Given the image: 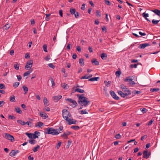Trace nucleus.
I'll use <instances>...</instances> for the list:
<instances>
[{
  "label": "nucleus",
  "mask_w": 160,
  "mask_h": 160,
  "mask_svg": "<svg viewBox=\"0 0 160 160\" xmlns=\"http://www.w3.org/2000/svg\"><path fill=\"white\" fill-rule=\"evenodd\" d=\"M77 96L78 98V103L81 106L86 107L90 104V101L88 100V98L84 97L83 94H78Z\"/></svg>",
  "instance_id": "nucleus-1"
},
{
  "label": "nucleus",
  "mask_w": 160,
  "mask_h": 160,
  "mask_svg": "<svg viewBox=\"0 0 160 160\" xmlns=\"http://www.w3.org/2000/svg\"><path fill=\"white\" fill-rule=\"evenodd\" d=\"M118 94L122 97L123 98H128L129 96L132 93L131 91L128 88L122 91H118Z\"/></svg>",
  "instance_id": "nucleus-2"
},
{
  "label": "nucleus",
  "mask_w": 160,
  "mask_h": 160,
  "mask_svg": "<svg viewBox=\"0 0 160 160\" xmlns=\"http://www.w3.org/2000/svg\"><path fill=\"white\" fill-rule=\"evenodd\" d=\"M62 114L63 118L66 121L68 120V118H71L72 116L70 113L66 109L62 110Z\"/></svg>",
  "instance_id": "nucleus-3"
},
{
  "label": "nucleus",
  "mask_w": 160,
  "mask_h": 160,
  "mask_svg": "<svg viewBox=\"0 0 160 160\" xmlns=\"http://www.w3.org/2000/svg\"><path fill=\"white\" fill-rule=\"evenodd\" d=\"M46 130L47 132L45 133L47 134H52L53 135H57L59 133L57 130L54 129L52 128H47L46 129Z\"/></svg>",
  "instance_id": "nucleus-4"
},
{
  "label": "nucleus",
  "mask_w": 160,
  "mask_h": 160,
  "mask_svg": "<svg viewBox=\"0 0 160 160\" xmlns=\"http://www.w3.org/2000/svg\"><path fill=\"white\" fill-rule=\"evenodd\" d=\"M133 77V76H130L129 77H127L125 79H124V81L125 82H129V84L131 86L132 85L135 84L134 82L133 81V79L132 78Z\"/></svg>",
  "instance_id": "nucleus-5"
},
{
  "label": "nucleus",
  "mask_w": 160,
  "mask_h": 160,
  "mask_svg": "<svg viewBox=\"0 0 160 160\" xmlns=\"http://www.w3.org/2000/svg\"><path fill=\"white\" fill-rule=\"evenodd\" d=\"M65 100L66 101H68L72 103V105H71V106H72L73 108H75L77 106L78 104L75 100L70 98L66 99Z\"/></svg>",
  "instance_id": "nucleus-6"
},
{
  "label": "nucleus",
  "mask_w": 160,
  "mask_h": 160,
  "mask_svg": "<svg viewBox=\"0 0 160 160\" xmlns=\"http://www.w3.org/2000/svg\"><path fill=\"white\" fill-rule=\"evenodd\" d=\"M4 138L10 140L12 142H13L14 141L13 137L7 133H5Z\"/></svg>",
  "instance_id": "nucleus-7"
},
{
  "label": "nucleus",
  "mask_w": 160,
  "mask_h": 160,
  "mask_svg": "<svg viewBox=\"0 0 160 160\" xmlns=\"http://www.w3.org/2000/svg\"><path fill=\"white\" fill-rule=\"evenodd\" d=\"M33 62V61L32 60H30V61L27 62L25 66L26 69L28 70V68H31L32 66Z\"/></svg>",
  "instance_id": "nucleus-8"
},
{
  "label": "nucleus",
  "mask_w": 160,
  "mask_h": 160,
  "mask_svg": "<svg viewBox=\"0 0 160 160\" xmlns=\"http://www.w3.org/2000/svg\"><path fill=\"white\" fill-rule=\"evenodd\" d=\"M143 158L146 159H148L151 154L150 152H148L147 150H144L143 152Z\"/></svg>",
  "instance_id": "nucleus-9"
},
{
  "label": "nucleus",
  "mask_w": 160,
  "mask_h": 160,
  "mask_svg": "<svg viewBox=\"0 0 160 160\" xmlns=\"http://www.w3.org/2000/svg\"><path fill=\"white\" fill-rule=\"evenodd\" d=\"M110 95L112 96V97L114 99L116 100H119V98L116 95V94H115V92L114 91L111 90L110 91Z\"/></svg>",
  "instance_id": "nucleus-10"
},
{
  "label": "nucleus",
  "mask_w": 160,
  "mask_h": 160,
  "mask_svg": "<svg viewBox=\"0 0 160 160\" xmlns=\"http://www.w3.org/2000/svg\"><path fill=\"white\" fill-rule=\"evenodd\" d=\"M71 118H69L68 119V120H67L66 121L68 122V123L69 125H71L73 124H75L76 122V121L75 120H74L73 119H71Z\"/></svg>",
  "instance_id": "nucleus-11"
},
{
  "label": "nucleus",
  "mask_w": 160,
  "mask_h": 160,
  "mask_svg": "<svg viewBox=\"0 0 160 160\" xmlns=\"http://www.w3.org/2000/svg\"><path fill=\"white\" fill-rule=\"evenodd\" d=\"M149 46V44L147 43H144L140 44L138 46V48L140 49L144 48L146 47Z\"/></svg>",
  "instance_id": "nucleus-12"
},
{
  "label": "nucleus",
  "mask_w": 160,
  "mask_h": 160,
  "mask_svg": "<svg viewBox=\"0 0 160 160\" xmlns=\"http://www.w3.org/2000/svg\"><path fill=\"white\" fill-rule=\"evenodd\" d=\"M62 96L59 95L57 96H54L53 97V98L55 102H57L61 98Z\"/></svg>",
  "instance_id": "nucleus-13"
},
{
  "label": "nucleus",
  "mask_w": 160,
  "mask_h": 160,
  "mask_svg": "<svg viewBox=\"0 0 160 160\" xmlns=\"http://www.w3.org/2000/svg\"><path fill=\"white\" fill-rule=\"evenodd\" d=\"M40 115L44 119H46L48 117V115L46 113L42 112H40Z\"/></svg>",
  "instance_id": "nucleus-14"
},
{
  "label": "nucleus",
  "mask_w": 160,
  "mask_h": 160,
  "mask_svg": "<svg viewBox=\"0 0 160 160\" xmlns=\"http://www.w3.org/2000/svg\"><path fill=\"white\" fill-rule=\"evenodd\" d=\"M91 62L93 65H99V62L96 59H93L91 60Z\"/></svg>",
  "instance_id": "nucleus-15"
},
{
  "label": "nucleus",
  "mask_w": 160,
  "mask_h": 160,
  "mask_svg": "<svg viewBox=\"0 0 160 160\" xmlns=\"http://www.w3.org/2000/svg\"><path fill=\"white\" fill-rule=\"evenodd\" d=\"M107 57V54L105 53H102L101 55V58L103 60H105L106 59Z\"/></svg>",
  "instance_id": "nucleus-16"
},
{
  "label": "nucleus",
  "mask_w": 160,
  "mask_h": 160,
  "mask_svg": "<svg viewBox=\"0 0 160 160\" xmlns=\"http://www.w3.org/2000/svg\"><path fill=\"white\" fill-rule=\"evenodd\" d=\"M40 134V132H39L35 131V132H34V133L32 134V136H33V138L34 139H35L36 138H38V136L37 135V134L38 135V134Z\"/></svg>",
  "instance_id": "nucleus-17"
},
{
  "label": "nucleus",
  "mask_w": 160,
  "mask_h": 160,
  "mask_svg": "<svg viewBox=\"0 0 160 160\" xmlns=\"http://www.w3.org/2000/svg\"><path fill=\"white\" fill-rule=\"evenodd\" d=\"M99 79V77H96L90 78L88 80L90 81H98Z\"/></svg>",
  "instance_id": "nucleus-18"
},
{
  "label": "nucleus",
  "mask_w": 160,
  "mask_h": 160,
  "mask_svg": "<svg viewBox=\"0 0 160 160\" xmlns=\"http://www.w3.org/2000/svg\"><path fill=\"white\" fill-rule=\"evenodd\" d=\"M152 11L154 12L156 15L160 16V10L157 9H155L154 10H152Z\"/></svg>",
  "instance_id": "nucleus-19"
},
{
  "label": "nucleus",
  "mask_w": 160,
  "mask_h": 160,
  "mask_svg": "<svg viewBox=\"0 0 160 160\" xmlns=\"http://www.w3.org/2000/svg\"><path fill=\"white\" fill-rule=\"evenodd\" d=\"M75 91L77 92L81 93H84L85 92V91L84 90L78 88H77L75 89Z\"/></svg>",
  "instance_id": "nucleus-20"
},
{
  "label": "nucleus",
  "mask_w": 160,
  "mask_h": 160,
  "mask_svg": "<svg viewBox=\"0 0 160 160\" xmlns=\"http://www.w3.org/2000/svg\"><path fill=\"white\" fill-rule=\"evenodd\" d=\"M15 111L18 113L21 114L22 111H21L20 108L16 107L15 109Z\"/></svg>",
  "instance_id": "nucleus-21"
},
{
  "label": "nucleus",
  "mask_w": 160,
  "mask_h": 160,
  "mask_svg": "<svg viewBox=\"0 0 160 160\" xmlns=\"http://www.w3.org/2000/svg\"><path fill=\"white\" fill-rule=\"evenodd\" d=\"M22 87L23 89V91L24 92V94H25L27 93L28 91V88L25 85L23 86Z\"/></svg>",
  "instance_id": "nucleus-22"
},
{
  "label": "nucleus",
  "mask_w": 160,
  "mask_h": 160,
  "mask_svg": "<svg viewBox=\"0 0 160 160\" xmlns=\"http://www.w3.org/2000/svg\"><path fill=\"white\" fill-rule=\"evenodd\" d=\"M32 69H31L30 71H28L25 72L23 74L24 76L25 77L28 75L30 74V73H31V72L32 71Z\"/></svg>",
  "instance_id": "nucleus-23"
},
{
  "label": "nucleus",
  "mask_w": 160,
  "mask_h": 160,
  "mask_svg": "<svg viewBox=\"0 0 160 160\" xmlns=\"http://www.w3.org/2000/svg\"><path fill=\"white\" fill-rule=\"evenodd\" d=\"M79 63L81 66H83L84 64L83 59L82 58L80 59L79 60Z\"/></svg>",
  "instance_id": "nucleus-24"
},
{
  "label": "nucleus",
  "mask_w": 160,
  "mask_h": 160,
  "mask_svg": "<svg viewBox=\"0 0 160 160\" xmlns=\"http://www.w3.org/2000/svg\"><path fill=\"white\" fill-rule=\"evenodd\" d=\"M62 87L65 89H67L69 88V86L65 83H63L61 85Z\"/></svg>",
  "instance_id": "nucleus-25"
},
{
  "label": "nucleus",
  "mask_w": 160,
  "mask_h": 160,
  "mask_svg": "<svg viewBox=\"0 0 160 160\" xmlns=\"http://www.w3.org/2000/svg\"><path fill=\"white\" fill-rule=\"evenodd\" d=\"M43 103L44 104V105L45 106H48L49 105V104H48V102L47 99L45 97L44 98L43 100Z\"/></svg>",
  "instance_id": "nucleus-26"
},
{
  "label": "nucleus",
  "mask_w": 160,
  "mask_h": 160,
  "mask_svg": "<svg viewBox=\"0 0 160 160\" xmlns=\"http://www.w3.org/2000/svg\"><path fill=\"white\" fill-rule=\"evenodd\" d=\"M10 26L11 24H7L4 26L3 29L7 30L10 28Z\"/></svg>",
  "instance_id": "nucleus-27"
},
{
  "label": "nucleus",
  "mask_w": 160,
  "mask_h": 160,
  "mask_svg": "<svg viewBox=\"0 0 160 160\" xmlns=\"http://www.w3.org/2000/svg\"><path fill=\"white\" fill-rule=\"evenodd\" d=\"M16 154L14 150H12L9 153V155L11 157H13L16 155Z\"/></svg>",
  "instance_id": "nucleus-28"
},
{
  "label": "nucleus",
  "mask_w": 160,
  "mask_h": 160,
  "mask_svg": "<svg viewBox=\"0 0 160 160\" xmlns=\"http://www.w3.org/2000/svg\"><path fill=\"white\" fill-rule=\"evenodd\" d=\"M17 122L18 123L23 125H24L26 124V122L24 121L21 120H18L17 121Z\"/></svg>",
  "instance_id": "nucleus-29"
},
{
  "label": "nucleus",
  "mask_w": 160,
  "mask_h": 160,
  "mask_svg": "<svg viewBox=\"0 0 160 160\" xmlns=\"http://www.w3.org/2000/svg\"><path fill=\"white\" fill-rule=\"evenodd\" d=\"M141 93V92L135 90L132 92V93L133 95L132 97L133 96L136 94H140Z\"/></svg>",
  "instance_id": "nucleus-30"
},
{
  "label": "nucleus",
  "mask_w": 160,
  "mask_h": 160,
  "mask_svg": "<svg viewBox=\"0 0 160 160\" xmlns=\"http://www.w3.org/2000/svg\"><path fill=\"white\" fill-rule=\"evenodd\" d=\"M43 124V123H42L41 122H38L37 123V124H36L35 125V126L36 127H41Z\"/></svg>",
  "instance_id": "nucleus-31"
},
{
  "label": "nucleus",
  "mask_w": 160,
  "mask_h": 160,
  "mask_svg": "<svg viewBox=\"0 0 160 160\" xmlns=\"http://www.w3.org/2000/svg\"><path fill=\"white\" fill-rule=\"evenodd\" d=\"M71 128L74 129L75 130H77L79 129L80 128L78 126H75L71 127Z\"/></svg>",
  "instance_id": "nucleus-32"
},
{
  "label": "nucleus",
  "mask_w": 160,
  "mask_h": 160,
  "mask_svg": "<svg viewBox=\"0 0 160 160\" xmlns=\"http://www.w3.org/2000/svg\"><path fill=\"white\" fill-rule=\"evenodd\" d=\"M26 134L29 138H30V139L32 138V134L31 133L27 132V133H26Z\"/></svg>",
  "instance_id": "nucleus-33"
},
{
  "label": "nucleus",
  "mask_w": 160,
  "mask_h": 160,
  "mask_svg": "<svg viewBox=\"0 0 160 160\" xmlns=\"http://www.w3.org/2000/svg\"><path fill=\"white\" fill-rule=\"evenodd\" d=\"M19 84V82H15L13 83V87L15 88L17 87Z\"/></svg>",
  "instance_id": "nucleus-34"
},
{
  "label": "nucleus",
  "mask_w": 160,
  "mask_h": 160,
  "mask_svg": "<svg viewBox=\"0 0 160 160\" xmlns=\"http://www.w3.org/2000/svg\"><path fill=\"white\" fill-rule=\"evenodd\" d=\"M39 148V145H37L36 147L34 148L32 150L34 152H35L37 151L38 149Z\"/></svg>",
  "instance_id": "nucleus-35"
},
{
  "label": "nucleus",
  "mask_w": 160,
  "mask_h": 160,
  "mask_svg": "<svg viewBox=\"0 0 160 160\" xmlns=\"http://www.w3.org/2000/svg\"><path fill=\"white\" fill-rule=\"evenodd\" d=\"M121 74V72L120 71H118L115 72V74L116 76L118 77H119Z\"/></svg>",
  "instance_id": "nucleus-36"
},
{
  "label": "nucleus",
  "mask_w": 160,
  "mask_h": 160,
  "mask_svg": "<svg viewBox=\"0 0 160 160\" xmlns=\"http://www.w3.org/2000/svg\"><path fill=\"white\" fill-rule=\"evenodd\" d=\"M10 101L11 102H15V96L14 95H12L10 96Z\"/></svg>",
  "instance_id": "nucleus-37"
},
{
  "label": "nucleus",
  "mask_w": 160,
  "mask_h": 160,
  "mask_svg": "<svg viewBox=\"0 0 160 160\" xmlns=\"http://www.w3.org/2000/svg\"><path fill=\"white\" fill-rule=\"evenodd\" d=\"M14 67L16 70H18L19 69V65L18 64L16 63L14 64Z\"/></svg>",
  "instance_id": "nucleus-38"
},
{
  "label": "nucleus",
  "mask_w": 160,
  "mask_h": 160,
  "mask_svg": "<svg viewBox=\"0 0 160 160\" xmlns=\"http://www.w3.org/2000/svg\"><path fill=\"white\" fill-rule=\"evenodd\" d=\"M70 13H71V14H74L75 13V12H76L75 9H74V8H73V9H70Z\"/></svg>",
  "instance_id": "nucleus-39"
},
{
  "label": "nucleus",
  "mask_w": 160,
  "mask_h": 160,
  "mask_svg": "<svg viewBox=\"0 0 160 160\" xmlns=\"http://www.w3.org/2000/svg\"><path fill=\"white\" fill-rule=\"evenodd\" d=\"M104 83H105V85L108 87H109L110 84L111 83V82L110 81H108L107 82L106 81H104Z\"/></svg>",
  "instance_id": "nucleus-40"
},
{
  "label": "nucleus",
  "mask_w": 160,
  "mask_h": 160,
  "mask_svg": "<svg viewBox=\"0 0 160 160\" xmlns=\"http://www.w3.org/2000/svg\"><path fill=\"white\" fill-rule=\"evenodd\" d=\"M159 21V20H155L154 19H153L152 20V23L154 25L157 24Z\"/></svg>",
  "instance_id": "nucleus-41"
},
{
  "label": "nucleus",
  "mask_w": 160,
  "mask_h": 160,
  "mask_svg": "<svg viewBox=\"0 0 160 160\" xmlns=\"http://www.w3.org/2000/svg\"><path fill=\"white\" fill-rule=\"evenodd\" d=\"M159 90V89L158 88H151L150 89V91L152 92H157Z\"/></svg>",
  "instance_id": "nucleus-42"
},
{
  "label": "nucleus",
  "mask_w": 160,
  "mask_h": 160,
  "mask_svg": "<svg viewBox=\"0 0 160 160\" xmlns=\"http://www.w3.org/2000/svg\"><path fill=\"white\" fill-rule=\"evenodd\" d=\"M120 87L122 89V91L128 88H126V87L125 85L123 84L121 85Z\"/></svg>",
  "instance_id": "nucleus-43"
},
{
  "label": "nucleus",
  "mask_w": 160,
  "mask_h": 160,
  "mask_svg": "<svg viewBox=\"0 0 160 160\" xmlns=\"http://www.w3.org/2000/svg\"><path fill=\"white\" fill-rule=\"evenodd\" d=\"M61 136L64 139H67L68 138L64 132L61 135Z\"/></svg>",
  "instance_id": "nucleus-44"
},
{
  "label": "nucleus",
  "mask_w": 160,
  "mask_h": 160,
  "mask_svg": "<svg viewBox=\"0 0 160 160\" xmlns=\"http://www.w3.org/2000/svg\"><path fill=\"white\" fill-rule=\"evenodd\" d=\"M0 89H5L6 87L4 84L2 83H0Z\"/></svg>",
  "instance_id": "nucleus-45"
},
{
  "label": "nucleus",
  "mask_w": 160,
  "mask_h": 160,
  "mask_svg": "<svg viewBox=\"0 0 160 160\" xmlns=\"http://www.w3.org/2000/svg\"><path fill=\"white\" fill-rule=\"evenodd\" d=\"M43 50L45 52H48L47 49V46L46 44H44L43 45Z\"/></svg>",
  "instance_id": "nucleus-46"
},
{
  "label": "nucleus",
  "mask_w": 160,
  "mask_h": 160,
  "mask_svg": "<svg viewBox=\"0 0 160 160\" xmlns=\"http://www.w3.org/2000/svg\"><path fill=\"white\" fill-rule=\"evenodd\" d=\"M141 111L143 113H145L147 111V109L144 108H141Z\"/></svg>",
  "instance_id": "nucleus-47"
},
{
  "label": "nucleus",
  "mask_w": 160,
  "mask_h": 160,
  "mask_svg": "<svg viewBox=\"0 0 160 160\" xmlns=\"http://www.w3.org/2000/svg\"><path fill=\"white\" fill-rule=\"evenodd\" d=\"M142 16L145 18H147L149 16V14L148 13H146L145 12H144L142 14Z\"/></svg>",
  "instance_id": "nucleus-48"
},
{
  "label": "nucleus",
  "mask_w": 160,
  "mask_h": 160,
  "mask_svg": "<svg viewBox=\"0 0 160 160\" xmlns=\"http://www.w3.org/2000/svg\"><path fill=\"white\" fill-rule=\"evenodd\" d=\"M26 124L28 125L30 127H32L33 125L32 123L29 121H27L26 122Z\"/></svg>",
  "instance_id": "nucleus-49"
},
{
  "label": "nucleus",
  "mask_w": 160,
  "mask_h": 160,
  "mask_svg": "<svg viewBox=\"0 0 160 160\" xmlns=\"http://www.w3.org/2000/svg\"><path fill=\"white\" fill-rule=\"evenodd\" d=\"M138 64V63L137 64H131L130 66V67L131 68H137V65Z\"/></svg>",
  "instance_id": "nucleus-50"
},
{
  "label": "nucleus",
  "mask_w": 160,
  "mask_h": 160,
  "mask_svg": "<svg viewBox=\"0 0 160 160\" xmlns=\"http://www.w3.org/2000/svg\"><path fill=\"white\" fill-rule=\"evenodd\" d=\"M28 142L29 143L32 144H34L35 143V140H29Z\"/></svg>",
  "instance_id": "nucleus-51"
},
{
  "label": "nucleus",
  "mask_w": 160,
  "mask_h": 160,
  "mask_svg": "<svg viewBox=\"0 0 160 160\" xmlns=\"http://www.w3.org/2000/svg\"><path fill=\"white\" fill-rule=\"evenodd\" d=\"M48 66L54 69L55 68V66L52 63H49L48 64Z\"/></svg>",
  "instance_id": "nucleus-52"
},
{
  "label": "nucleus",
  "mask_w": 160,
  "mask_h": 160,
  "mask_svg": "<svg viewBox=\"0 0 160 160\" xmlns=\"http://www.w3.org/2000/svg\"><path fill=\"white\" fill-rule=\"evenodd\" d=\"M44 110L46 111H47L48 112L50 110V108L48 107H47V106H45Z\"/></svg>",
  "instance_id": "nucleus-53"
},
{
  "label": "nucleus",
  "mask_w": 160,
  "mask_h": 160,
  "mask_svg": "<svg viewBox=\"0 0 160 160\" xmlns=\"http://www.w3.org/2000/svg\"><path fill=\"white\" fill-rule=\"evenodd\" d=\"M88 75H85L83 76H82L80 78L81 79H87L89 78V77H88Z\"/></svg>",
  "instance_id": "nucleus-54"
},
{
  "label": "nucleus",
  "mask_w": 160,
  "mask_h": 160,
  "mask_svg": "<svg viewBox=\"0 0 160 160\" xmlns=\"http://www.w3.org/2000/svg\"><path fill=\"white\" fill-rule=\"evenodd\" d=\"M8 118L9 119L11 120H13L15 119L16 117H14V116H12L11 115H9L8 116Z\"/></svg>",
  "instance_id": "nucleus-55"
},
{
  "label": "nucleus",
  "mask_w": 160,
  "mask_h": 160,
  "mask_svg": "<svg viewBox=\"0 0 160 160\" xmlns=\"http://www.w3.org/2000/svg\"><path fill=\"white\" fill-rule=\"evenodd\" d=\"M121 137V135L119 134L116 135L115 137V138L117 139H119Z\"/></svg>",
  "instance_id": "nucleus-56"
},
{
  "label": "nucleus",
  "mask_w": 160,
  "mask_h": 160,
  "mask_svg": "<svg viewBox=\"0 0 160 160\" xmlns=\"http://www.w3.org/2000/svg\"><path fill=\"white\" fill-rule=\"evenodd\" d=\"M105 2L106 4L107 5H109V6L111 5V3L108 0H105Z\"/></svg>",
  "instance_id": "nucleus-57"
},
{
  "label": "nucleus",
  "mask_w": 160,
  "mask_h": 160,
  "mask_svg": "<svg viewBox=\"0 0 160 160\" xmlns=\"http://www.w3.org/2000/svg\"><path fill=\"white\" fill-rule=\"evenodd\" d=\"M153 121L154 120L152 119V120H150V121H149V122H148V123L147 124L148 125V126H150L152 124Z\"/></svg>",
  "instance_id": "nucleus-58"
},
{
  "label": "nucleus",
  "mask_w": 160,
  "mask_h": 160,
  "mask_svg": "<svg viewBox=\"0 0 160 160\" xmlns=\"http://www.w3.org/2000/svg\"><path fill=\"white\" fill-rule=\"evenodd\" d=\"M51 82L52 84V87H53L55 85V83L54 82L53 79L52 78H51Z\"/></svg>",
  "instance_id": "nucleus-59"
},
{
  "label": "nucleus",
  "mask_w": 160,
  "mask_h": 160,
  "mask_svg": "<svg viewBox=\"0 0 160 160\" xmlns=\"http://www.w3.org/2000/svg\"><path fill=\"white\" fill-rule=\"evenodd\" d=\"M96 15L97 16H99V17H100L101 16V14H100V12L98 11V10H97L96 11Z\"/></svg>",
  "instance_id": "nucleus-60"
},
{
  "label": "nucleus",
  "mask_w": 160,
  "mask_h": 160,
  "mask_svg": "<svg viewBox=\"0 0 160 160\" xmlns=\"http://www.w3.org/2000/svg\"><path fill=\"white\" fill-rule=\"evenodd\" d=\"M5 104V102L3 101H0V107H2Z\"/></svg>",
  "instance_id": "nucleus-61"
},
{
  "label": "nucleus",
  "mask_w": 160,
  "mask_h": 160,
  "mask_svg": "<svg viewBox=\"0 0 160 160\" xmlns=\"http://www.w3.org/2000/svg\"><path fill=\"white\" fill-rule=\"evenodd\" d=\"M75 17L76 18H78L79 17V14L78 12L74 14Z\"/></svg>",
  "instance_id": "nucleus-62"
},
{
  "label": "nucleus",
  "mask_w": 160,
  "mask_h": 160,
  "mask_svg": "<svg viewBox=\"0 0 160 160\" xmlns=\"http://www.w3.org/2000/svg\"><path fill=\"white\" fill-rule=\"evenodd\" d=\"M61 144H62V143L61 142H58V144H57V145L56 146L57 148L58 149L61 146Z\"/></svg>",
  "instance_id": "nucleus-63"
},
{
  "label": "nucleus",
  "mask_w": 160,
  "mask_h": 160,
  "mask_svg": "<svg viewBox=\"0 0 160 160\" xmlns=\"http://www.w3.org/2000/svg\"><path fill=\"white\" fill-rule=\"evenodd\" d=\"M80 112H81L80 113L81 114H87L88 113L85 110H82Z\"/></svg>",
  "instance_id": "nucleus-64"
}]
</instances>
